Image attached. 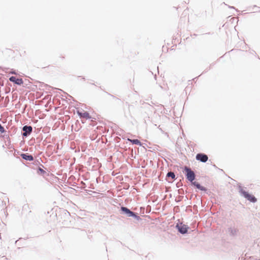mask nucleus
I'll list each match as a JSON object with an SVG mask.
<instances>
[{"instance_id":"nucleus-1","label":"nucleus","mask_w":260,"mask_h":260,"mask_svg":"<svg viewBox=\"0 0 260 260\" xmlns=\"http://www.w3.org/2000/svg\"><path fill=\"white\" fill-rule=\"evenodd\" d=\"M184 170L186 172V178L190 182H192L195 179V174L190 168L185 167Z\"/></svg>"},{"instance_id":"nucleus-2","label":"nucleus","mask_w":260,"mask_h":260,"mask_svg":"<svg viewBox=\"0 0 260 260\" xmlns=\"http://www.w3.org/2000/svg\"><path fill=\"white\" fill-rule=\"evenodd\" d=\"M241 192L242 195L249 201L254 203L256 201V199L253 195L249 194L248 192L242 191Z\"/></svg>"},{"instance_id":"nucleus-3","label":"nucleus","mask_w":260,"mask_h":260,"mask_svg":"<svg viewBox=\"0 0 260 260\" xmlns=\"http://www.w3.org/2000/svg\"><path fill=\"white\" fill-rule=\"evenodd\" d=\"M196 158L197 160H199L203 162H206L208 159V156L203 153L197 154Z\"/></svg>"},{"instance_id":"nucleus-4","label":"nucleus","mask_w":260,"mask_h":260,"mask_svg":"<svg viewBox=\"0 0 260 260\" xmlns=\"http://www.w3.org/2000/svg\"><path fill=\"white\" fill-rule=\"evenodd\" d=\"M77 112L80 118H85V119H89L91 118V116H90L89 113L86 111L84 110L80 111L78 110Z\"/></svg>"},{"instance_id":"nucleus-5","label":"nucleus","mask_w":260,"mask_h":260,"mask_svg":"<svg viewBox=\"0 0 260 260\" xmlns=\"http://www.w3.org/2000/svg\"><path fill=\"white\" fill-rule=\"evenodd\" d=\"M177 227L178 228V231L182 234H185L187 232L188 228L182 223L177 224Z\"/></svg>"},{"instance_id":"nucleus-6","label":"nucleus","mask_w":260,"mask_h":260,"mask_svg":"<svg viewBox=\"0 0 260 260\" xmlns=\"http://www.w3.org/2000/svg\"><path fill=\"white\" fill-rule=\"evenodd\" d=\"M9 80L10 81L13 82L15 83L16 84L18 85H21L23 83V81L21 78H17L15 76H12L9 78Z\"/></svg>"},{"instance_id":"nucleus-7","label":"nucleus","mask_w":260,"mask_h":260,"mask_svg":"<svg viewBox=\"0 0 260 260\" xmlns=\"http://www.w3.org/2000/svg\"><path fill=\"white\" fill-rule=\"evenodd\" d=\"M121 210L124 212L125 213L127 214L128 216H133L135 215V214L132 211H130L126 207H121Z\"/></svg>"},{"instance_id":"nucleus-8","label":"nucleus","mask_w":260,"mask_h":260,"mask_svg":"<svg viewBox=\"0 0 260 260\" xmlns=\"http://www.w3.org/2000/svg\"><path fill=\"white\" fill-rule=\"evenodd\" d=\"M21 157L27 160L32 161L34 159V158L31 155H27L26 154H22L21 155Z\"/></svg>"},{"instance_id":"nucleus-9","label":"nucleus","mask_w":260,"mask_h":260,"mask_svg":"<svg viewBox=\"0 0 260 260\" xmlns=\"http://www.w3.org/2000/svg\"><path fill=\"white\" fill-rule=\"evenodd\" d=\"M23 131H25V133H23L24 136H26V133H30L32 131V127L31 126H24L23 127Z\"/></svg>"},{"instance_id":"nucleus-10","label":"nucleus","mask_w":260,"mask_h":260,"mask_svg":"<svg viewBox=\"0 0 260 260\" xmlns=\"http://www.w3.org/2000/svg\"><path fill=\"white\" fill-rule=\"evenodd\" d=\"M128 141L131 142L134 144L139 145H141V144L140 141L138 139L132 140L130 139H128Z\"/></svg>"},{"instance_id":"nucleus-11","label":"nucleus","mask_w":260,"mask_h":260,"mask_svg":"<svg viewBox=\"0 0 260 260\" xmlns=\"http://www.w3.org/2000/svg\"><path fill=\"white\" fill-rule=\"evenodd\" d=\"M193 184L196 185L197 186V187L202 190H205V188H202V187L201 186V185L198 183H196V182H193Z\"/></svg>"},{"instance_id":"nucleus-12","label":"nucleus","mask_w":260,"mask_h":260,"mask_svg":"<svg viewBox=\"0 0 260 260\" xmlns=\"http://www.w3.org/2000/svg\"><path fill=\"white\" fill-rule=\"evenodd\" d=\"M167 176L168 177H171L172 179H174L175 178V175L174 174V173L173 172H169L168 174H167Z\"/></svg>"},{"instance_id":"nucleus-13","label":"nucleus","mask_w":260,"mask_h":260,"mask_svg":"<svg viewBox=\"0 0 260 260\" xmlns=\"http://www.w3.org/2000/svg\"><path fill=\"white\" fill-rule=\"evenodd\" d=\"M38 173L39 174H44L45 173V171L43 169H41V168H39L38 169Z\"/></svg>"},{"instance_id":"nucleus-14","label":"nucleus","mask_w":260,"mask_h":260,"mask_svg":"<svg viewBox=\"0 0 260 260\" xmlns=\"http://www.w3.org/2000/svg\"><path fill=\"white\" fill-rule=\"evenodd\" d=\"M5 132V129L3 126L0 124V132L4 133Z\"/></svg>"}]
</instances>
